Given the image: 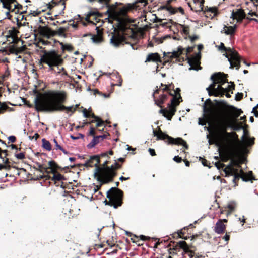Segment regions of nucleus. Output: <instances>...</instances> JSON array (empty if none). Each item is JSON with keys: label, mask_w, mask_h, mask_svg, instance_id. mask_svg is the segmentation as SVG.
I'll return each instance as SVG.
<instances>
[{"label": "nucleus", "mask_w": 258, "mask_h": 258, "mask_svg": "<svg viewBox=\"0 0 258 258\" xmlns=\"http://www.w3.org/2000/svg\"><path fill=\"white\" fill-rule=\"evenodd\" d=\"M237 119L239 122H242L243 123V122H244L245 121L246 116H241V117H240V118L239 119H238V117Z\"/></svg>", "instance_id": "56"}, {"label": "nucleus", "mask_w": 258, "mask_h": 258, "mask_svg": "<svg viewBox=\"0 0 258 258\" xmlns=\"http://www.w3.org/2000/svg\"><path fill=\"white\" fill-rule=\"evenodd\" d=\"M176 100V97H172L171 103L168 105L169 109H164L159 110V113H162L168 120H170L174 115L176 112L175 106L179 104V102H175Z\"/></svg>", "instance_id": "13"}, {"label": "nucleus", "mask_w": 258, "mask_h": 258, "mask_svg": "<svg viewBox=\"0 0 258 258\" xmlns=\"http://www.w3.org/2000/svg\"><path fill=\"white\" fill-rule=\"evenodd\" d=\"M174 161L177 163H180L182 161V159L181 157H179L178 156H175L173 158Z\"/></svg>", "instance_id": "46"}, {"label": "nucleus", "mask_w": 258, "mask_h": 258, "mask_svg": "<svg viewBox=\"0 0 258 258\" xmlns=\"http://www.w3.org/2000/svg\"><path fill=\"white\" fill-rule=\"evenodd\" d=\"M236 27V23L232 26H227V35H232L234 34Z\"/></svg>", "instance_id": "29"}, {"label": "nucleus", "mask_w": 258, "mask_h": 258, "mask_svg": "<svg viewBox=\"0 0 258 258\" xmlns=\"http://www.w3.org/2000/svg\"><path fill=\"white\" fill-rule=\"evenodd\" d=\"M215 166L218 170L222 169L223 172L226 174V167H224V164L223 163H222L220 161H218L215 163Z\"/></svg>", "instance_id": "33"}, {"label": "nucleus", "mask_w": 258, "mask_h": 258, "mask_svg": "<svg viewBox=\"0 0 258 258\" xmlns=\"http://www.w3.org/2000/svg\"><path fill=\"white\" fill-rule=\"evenodd\" d=\"M245 17V15L242 10L237 9L235 11L233 10L229 19L230 23L234 24L235 21L237 23L238 21H241Z\"/></svg>", "instance_id": "14"}, {"label": "nucleus", "mask_w": 258, "mask_h": 258, "mask_svg": "<svg viewBox=\"0 0 258 258\" xmlns=\"http://www.w3.org/2000/svg\"><path fill=\"white\" fill-rule=\"evenodd\" d=\"M96 34H89L91 36L92 42L96 44H99L103 41L102 32L98 27H96Z\"/></svg>", "instance_id": "18"}, {"label": "nucleus", "mask_w": 258, "mask_h": 258, "mask_svg": "<svg viewBox=\"0 0 258 258\" xmlns=\"http://www.w3.org/2000/svg\"><path fill=\"white\" fill-rule=\"evenodd\" d=\"M227 60L229 62L230 69L235 67L236 70H239L240 67V57L238 52L234 49L232 42L229 43L228 46H227Z\"/></svg>", "instance_id": "10"}, {"label": "nucleus", "mask_w": 258, "mask_h": 258, "mask_svg": "<svg viewBox=\"0 0 258 258\" xmlns=\"http://www.w3.org/2000/svg\"><path fill=\"white\" fill-rule=\"evenodd\" d=\"M16 157L18 159L22 160L25 158V155L23 153H19L15 155Z\"/></svg>", "instance_id": "42"}, {"label": "nucleus", "mask_w": 258, "mask_h": 258, "mask_svg": "<svg viewBox=\"0 0 258 258\" xmlns=\"http://www.w3.org/2000/svg\"><path fill=\"white\" fill-rule=\"evenodd\" d=\"M8 75H9V73L8 71H6L5 74L1 75L0 76V78H1L3 80H4Z\"/></svg>", "instance_id": "62"}, {"label": "nucleus", "mask_w": 258, "mask_h": 258, "mask_svg": "<svg viewBox=\"0 0 258 258\" xmlns=\"http://www.w3.org/2000/svg\"><path fill=\"white\" fill-rule=\"evenodd\" d=\"M127 44H130L131 46L132 47V48L134 50H137L138 49V47L136 46V45H134V44H131V43H127Z\"/></svg>", "instance_id": "63"}, {"label": "nucleus", "mask_w": 258, "mask_h": 258, "mask_svg": "<svg viewBox=\"0 0 258 258\" xmlns=\"http://www.w3.org/2000/svg\"><path fill=\"white\" fill-rule=\"evenodd\" d=\"M98 2H99L100 4H104L106 5V7H107V5H109L108 3V0H97Z\"/></svg>", "instance_id": "50"}, {"label": "nucleus", "mask_w": 258, "mask_h": 258, "mask_svg": "<svg viewBox=\"0 0 258 258\" xmlns=\"http://www.w3.org/2000/svg\"><path fill=\"white\" fill-rule=\"evenodd\" d=\"M89 16H95V22H98L100 21V19L98 18V17H100L101 16V14H100L98 11H90L88 13Z\"/></svg>", "instance_id": "28"}, {"label": "nucleus", "mask_w": 258, "mask_h": 258, "mask_svg": "<svg viewBox=\"0 0 258 258\" xmlns=\"http://www.w3.org/2000/svg\"><path fill=\"white\" fill-rule=\"evenodd\" d=\"M122 5V3L117 2L114 4L108 5V10L106 12V14H108L110 18L120 21L121 17L125 16L128 11L133 7V5L131 4H127L121 8L118 7V5Z\"/></svg>", "instance_id": "8"}, {"label": "nucleus", "mask_w": 258, "mask_h": 258, "mask_svg": "<svg viewBox=\"0 0 258 258\" xmlns=\"http://www.w3.org/2000/svg\"><path fill=\"white\" fill-rule=\"evenodd\" d=\"M252 112L254 113V115L256 117H258V111L255 109L254 111H252Z\"/></svg>", "instance_id": "64"}, {"label": "nucleus", "mask_w": 258, "mask_h": 258, "mask_svg": "<svg viewBox=\"0 0 258 258\" xmlns=\"http://www.w3.org/2000/svg\"><path fill=\"white\" fill-rule=\"evenodd\" d=\"M83 113L84 116L85 118H88L90 116H91L92 118H94L95 119V120H99V118L98 116H95L94 114V113L90 114V113H88L87 111V109H83Z\"/></svg>", "instance_id": "30"}, {"label": "nucleus", "mask_w": 258, "mask_h": 258, "mask_svg": "<svg viewBox=\"0 0 258 258\" xmlns=\"http://www.w3.org/2000/svg\"><path fill=\"white\" fill-rule=\"evenodd\" d=\"M63 49H66L70 51H71L72 50V47L70 45L63 46Z\"/></svg>", "instance_id": "59"}, {"label": "nucleus", "mask_w": 258, "mask_h": 258, "mask_svg": "<svg viewBox=\"0 0 258 258\" xmlns=\"http://www.w3.org/2000/svg\"><path fill=\"white\" fill-rule=\"evenodd\" d=\"M9 169V167L6 166V165H2V164H0V170H2L3 169Z\"/></svg>", "instance_id": "57"}, {"label": "nucleus", "mask_w": 258, "mask_h": 258, "mask_svg": "<svg viewBox=\"0 0 258 258\" xmlns=\"http://www.w3.org/2000/svg\"><path fill=\"white\" fill-rule=\"evenodd\" d=\"M202 164L204 166H208L209 168H210L211 167L210 166H209L207 164V163H208V161L205 160V159H203L202 161Z\"/></svg>", "instance_id": "58"}, {"label": "nucleus", "mask_w": 258, "mask_h": 258, "mask_svg": "<svg viewBox=\"0 0 258 258\" xmlns=\"http://www.w3.org/2000/svg\"><path fill=\"white\" fill-rule=\"evenodd\" d=\"M91 16H89V14L88 13L85 18V20L87 21L89 23H92L95 24V22H93L92 20H91Z\"/></svg>", "instance_id": "45"}, {"label": "nucleus", "mask_w": 258, "mask_h": 258, "mask_svg": "<svg viewBox=\"0 0 258 258\" xmlns=\"http://www.w3.org/2000/svg\"><path fill=\"white\" fill-rule=\"evenodd\" d=\"M67 30V28L64 27H60L57 31H55L56 35H58L60 36H65L64 32Z\"/></svg>", "instance_id": "34"}, {"label": "nucleus", "mask_w": 258, "mask_h": 258, "mask_svg": "<svg viewBox=\"0 0 258 258\" xmlns=\"http://www.w3.org/2000/svg\"><path fill=\"white\" fill-rule=\"evenodd\" d=\"M52 181H61L63 179V176L60 173H53V177L51 178Z\"/></svg>", "instance_id": "31"}, {"label": "nucleus", "mask_w": 258, "mask_h": 258, "mask_svg": "<svg viewBox=\"0 0 258 258\" xmlns=\"http://www.w3.org/2000/svg\"><path fill=\"white\" fill-rule=\"evenodd\" d=\"M200 58L201 56L200 53L197 54L196 56L188 58V62L190 66L189 70H194L198 71L202 69V68L200 66Z\"/></svg>", "instance_id": "16"}, {"label": "nucleus", "mask_w": 258, "mask_h": 258, "mask_svg": "<svg viewBox=\"0 0 258 258\" xmlns=\"http://www.w3.org/2000/svg\"><path fill=\"white\" fill-rule=\"evenodd\" d=\"M8 139L10 142L14 143L16 141V137L14 136H10L9 137Z\"/></svg>", "instance_id": "49"}, {"label": "nucleus", "mask_w": 258, "mask_h": 258, "mask_svg": "<svg viewBox=\"0 0 258 258\" xmlns=\"http://www.w3.org/2000/svg\"><path fill=\"white\" fill-rule=\"evenodd\" d=\"M146 62H150V61H153V62H158V61H161L160 60V57L158 53H150L149 54L146 58V60L145 61Z\"/></svg>", "instance_id": "23"}, {"label": "nucleus", "mask_w": 258, "mask_h": 258, "mask_svg": "<svg viewBox=\"0 0 258 258\" xmlns=\"http://www.w3.org/2000/svg\"><path fill=\"white\" fill-rule=\"evenodd\" d=\"M39 32L41 36L47 38H50L56 35L55 31L52 30L47 26H39Z\"/></svg>", "instance_id": "17"}, {"label": "nucleus", "mask_w": 258, "mask_h": 258, "mask_svg": "<svg viewBox=\"0 0 258 258\" xmlns=\"http://www.w3.org/2000/svg\"><path fill=\"white\" fill-rule=\"evenodd\" d=\"M243 113L241 109L227 104V160L228 154L237 158L245 157L247 147L254 144V138L248 136V132L237 118Z\"/></svg>", "instance_id": "1"}, {"label": "nucleus", "mask_w": 258, "mask_h": 258, "mask_svg": "<svg viewBox=\"0 0 258 258\" xmlns=\"http://www.w3.org/2000/svg\"><path fill=\"white\" fill-rule=\"evenodd\" d=\"M99 162V157L97 155H94L90 157V159L85 162L84 165L86 167L95 166L97 172L99 173L97 178L98 180L102 183H107L111 181L115 176L114 166L112 165L110 167L101 168L98 166Z\"/></svg>", "instance_id": "6"}, {"label": "nucleus", "mask_w": 258, "mask_h": 258, "mask_svg": "<svg viewBox=\"0 0 258 258\" xmlns=\"http://www.w3.org/2000/svg\"><path fill=\"white\" fill-rule=\"evenodd\" d=\"M40 61L48 66V71H52L55 66H61L64 60L56 51H50L44 52L41 56Z\"/></svg>", "instance_id": "9"}, {"label": "nucleus", "mask_w": 258, "mask_h": 258, "mask_svg": "<svg viewBox=\"0 0 258 258\" xmlns=\"http://www.w3.org/2000/svg\"><path fill=\"white\" fill-rule=\"evenodd\" d=\"M105 137V135L94 136L92 141L88 145V147L89 148L94 147L100 141H102Z\"/></svg>", "instance_id": "21"}, {"label": "nucleus", "mask_w": 258, "mask_h": 258, "mask_svg": "<svg viewBox=\"0 0 258 258\" xmlns=\"http://www.w3.org/2000/svg\"><path fill=\"white\" fill-rule=\"evenodd\" d=\"M40 13V11H31L30 14H32L33 16H36L38 15Z\"/></svg>", "instance_id": "51"}, {"label": "nucleus", "mask_w": 258, "mask_h": 258, "mask_svg": "<svg viewBox=\"0 0 258 258\" xmlns=\"http://www.w3.org/2000/svg\"><path fill=\"white\" fill-rule=\"evenodd\" d=\"M178 244L179 246L184 250H186L188 249L187 243L184 241H180Z\"/></svg>", "instance_id": "36"}, {"label": "nucleus", "mask_w": 258, "mask_h": 258, "mask_svg": "<svg viewBox=\"0 0 258 258\" xmlns=\"http://www.w3.org/2000/svg\"><path fill=\"white\" fill-rule=\"evenodd\" d=\"M183 31L185 35L189 34V28L188 27H184L183 29Z\"/></svg>", "instance_id": "55"}, {"label": "nucleus", "mask_w": 258, "mask_h": 258, "mask_svg": "<svg viewBox=\"0 0 258 258\" xmlns=\"http://www.w3.org/2000/svg\"><path fill=\"white\" fill-rule=\"evenodd\" d=\"M153 134L154 136L157 137V140H165L167 139V142L169 144H173L176 145H181L184 147L186 149H187L188 146L186 142L181 138H177L174 139L172 137L168 136V135L163 133L162 131L159 129L158 132L155 130H153Z\"/></svg>", "instance_id": "12"}, {"label": "nucleus", "mask_w": 258, "mask_h": 258, "mask_svg": "<svg viewBox=\"0 0 258 258\" xmlns=\"http://www.w3.org/2000/svg\"><path fill=\"white\" fill-rule=\"evenodd\" d=\"M90 134L93 136H94L95 134V130L93 127L90 128Z\"/></svg>", "instance_id": "61"}, {"label": "nucleus", "mask_w": 258, "mask_h": 258, "mask_svg": "<svg viewBox=\"0 0 258 258\" xmlns=\"http://www.w3.org/2000/svg\"><path fill=\"white\" fill-rule=\"evenodd\" d=\"M163 102L164 101H163V100L161 99L160 98H159L157 100H155V104H156L157 106L161 108L162 107L161 104H162Z\"/></svg>", "instance_id": "40"}, {"label": "nucleus", "mask_w": 258, "mask_h": 258, "mask_svg": "<svg viewBox=\"0 0 258 258\" xmlns=\"http://www.w3.org/2000/svg\"><path fill=\"white\" fill-rule=\"evenodd\" d=\"M95 121V120H92L91 121V123H93ZM95 121H97V123L96 124L97 127H100L104 125L105 122L101 120L100 118L99 120H95Z\"/></svg>", "instance_id": "39"}, {"label": "nucleus", "mask_w": 258, "mask_h": 258, "mask_svg": "<svg viewBox=\"0 0 258 258\" xmlns=\"http://www.w3.org/2000/svg\"><path fill=\"white\" fill-rule=\"evenodd\" d=\"M108 154H109V155H112L113 154V151L110 150L109 151V152H106V153H102L101 154V156H108Z\"/></svg>", "instance_id": "52"}, {"label": "nucleus", "mask_w": 258, "mask_h": 258, "mask_svg": "<svg viewBox=\"0 0 258 258\" xmlns=\"http://www.w3.org/2000/svg\"><path fill=\"white\" fill-rule=\"evenodd\" d=\"M42 142L43 148L49 151L51 150V146L48 141L46 140L45 139H43L42 140Z\"/></svg>", "instance_id": "27"}, {"label": "nucleus", "mask_w": 258, "mask_h": 258, "mask_svg": "<svg viewBox=\"0 0 258 258\" xmlns=\"http://www.w3.org/2000/svg\"><path fill=\"white\" fill-rule=\"evenodd\" d=\"M229 159L230 162L227 165V183H228L230 189V186L235 187L237 185V182L240 178L245 182L255 180L252 171L246 173L241 168L240 164L244 163L245 157L237 158L228 154L227 160Z\"/></svg>", "instance_id": "3"}, {"label": "nucleus", "mask_w": 258, "mask_h": 258, "mask_svg": "<svg viewBox=\"0 0 258 258\" xmlns=\"http://www.w3.org/2000/svg\"><path fill=\"white\" fill-rule=\"evenodd\" d=\"M236 204L234 201L230 202L227 205V216L231 212L234 210Z\"/></svg>", "instance_id": "26"}, {"label": "nucleus", "mask_w": 258, "mask_h": 258, "mask_svg": "<svg viewBox=\"0 0 258 258\" xmlns=\"http://www.w3.org/2000/svg\"><path fill=\"white\" fill-rule=\"evenodd\" d=\"M39 137V134H37V133H35L34 136H33L32 137L31 136H29V138L31 140L34 139L35 140H36Z\"/></svg>", "instance_id": "48"}, {"label": "nucleus", "mask_w": 258, "mask_h": 258, "mask_svg": "<svg viewBox=\"0 0 258 258\" xmlns=\"http://www.w3.org/2000/svg\"><path fill=\"white\" fill-rule=\"evenodd\" d=\"M216 47L217 48L219 51H226V47H225L224 44L223 43L221 42L220 45H216Z\"/></svg>", "instance_id": "38"}, {"label": "nucleus", "mask_w": 258, "mask_h": 258, "mask_svg": "<svg viewBox=\"0 0 258 258\" xmlns=\"http://www.w3.org/2000/svg\"><path fill=\"white\" fill-rule=\"evenodd\" d=\"M67 93L63 90H52L46 92L43 98L39 101H36V109L38 111L53 112L66 110V112L74 113L78 105L71 106H65L62 104L67 99Z\"/></svg>", "instance_id": "2"}, {"label": "nucleus", "mask_w": 258, "mask_h": 258, "mask_svg": "<svg viewBox=\"0 0 258 258\" xmlns=\"http://www.w3.org/2000/svg\"><path fill=\"white\" fill-rule=\"evenodd\" d=\"M212 83L207 88L209 96L222 95L226 92V89L221 85L226 82V75L220 72L216 73L211 77Z\"/></svg>", "instance_id": "7"}, {"label": "nucleus", "mask_w": 258, "mask_h": 258, "mask_svg": "<svg viewBox=\"0 0 258 258\" xmlns=\"http://www.w3.org/2000/svg\"><path fill=\"white\" fill-rule=\"evenodd\" d=\"M183 49L179 47L178 48L177 50L173 51L172 52H168L163 53L164 57L165 58L166 62H169L173 58H178L182 53Z\"/></svg>", "instance_id": "15"}, {"label": "nucleus", "mask_w": 258, "mask_h": 258, "mask_svg": "<svg viewBox=\"0 0 258 258\" xmlns=\"http://www.w3.org/2000/svg\"><path fill=\"white\" fill-rule=\"evenodd\" d=\"M3 3V7L7 9L8 10L11 9L10 5L13 3L9 2L8 0H1Z\"/></svg>", "instance_id": "35"}, {"label": "nucleus", "mask_w": 258, "mask_h": 258, "mask_svg": "<svg viewBox=\"0 0 258 258\" xmlns=\"http://www.w3.org/2000/svg\"><path fill=\"white\" fill-rule=\"evenodd\" d=\"M180 91L179 88H177L176 90L174 91V93L175 94V95L173 96V97H176V100L175 101V103L178 101L179 102V99L181 98L180 95L179 94V91Z\"/></svg>", "instance_id": "37"}, {"label": "nucleus", "mask_w": 258, "mask_h": 258, "mask_svg": "<svg viewBox=\"0 0 258 258\" xmlns=\"http://www.w3.org/2000/svg\"><path fill=\"white\" fill-rule=\"evenodd\" d=\"M214 129L213 139H209V145L215 144L218 147L219 157L222 161H226V120L209 122Z\"/></svg>", "instance_id": "4"}, {"label": "nucleus", "mask_w": 258, "mask_h": 258, "mask_svg": "<svg viewBox=\"0 0 258 258\" xmlns=\"http://www.w3.org/2000/svg\"><path fill=\"white\" fill-rule=\"evenodd\" d=\"M160 90H162L163 91H166V90H167V86L166 85H165V87L162 88V89H156L153 94V96H154L155 94H156V93H158L159 92V91Z\"/></svg>", "instance_id": "44"}, {"label": "nucleus", "mask_w": 258, "mask_h": 258, "mask_svg": "<svg viewBox=\"0 0 258 258\" xmlns=\"http://www.w3.org/2000/svg\"><path fill=\"white\" fill-rule=\"evenodd\" d=\"M163 102L164 101H163V100L161 99L160 98H159L157 100H155V104H156L157 106L161 108L162 107L161 104H162Z\"/></svg>", "instance_id": "41"}, {"label": "nucleus", "mask_w": 258, "mask_h": 258, "mask_svg": "<svg viewBox=\"0 0 258 258\" xmlns=\"http://www.w3.org/2000/svg\"><path fill=\"white\" fill-rule=\"evenodd\" d=\"M167 97V96L165 94H163L160 96V98L161 99L163 100V101H164Z\"/></svg>", "instance_id": "60"}, {"label": "nucleus", "mask_w": 258, "mask_h": 258, "mask_svg": "<svg viewBox=\"0 0 258 258\" xmlns=\"http://www.w3.org/2000/svg\"><path fill=\"white\" fill-rule=\"evenodd\" d=\"M203 111L209 122L226 120V102L217 101L214 104L211 99H206L203 105Z\"/></svg>", "instance_id": "5"}, {"label": "nucleus", "mask_w": 258, "mask_h": 258, "mask_svg": "<svg viewBox=\"0 0 258 258\" xmlns=\"http://www.w3.org/2000/svg\"><path fill=\"white\" fill-rule=\"evenodd\" d=\"M48 165L51 168V172L54 173L56 172V168L57 165L54 161H50L48 162Z\"/></svg>", "instance_id": "32"}, {"label": "nucleus", "mask_w": 258, "mask_h": 258, "mask_svg": "<svg viewBox=\"0 0 258 258\" xmlns=\"http://www.w3.org/2000/svg\"><path fill=\"white\" fill-rule=\"evenodd\" d=\"M122 192L116 187H112L107 192V197L109 199V205L115 209L122 204Z\"/></svg>", "instance_id": "11"}, {"label": "nucleus", "mask_w": 258, "mask_h": 258, "mask_svg": "<svg viewBox=\"0 0 258 258\" xmlns=\"http://www.w3.org/2000/svg\"><path fill=\"white\" fill-rule=\"evenodd\" d=\"M189 38L190 39V41L192 42H194L198 38V37L197 36H196V35H195L194 36H189Z\"/></svg>", "instance_id": "54"}, {"label": "nucleus", "mask_w": 258, "mask_h": 258, "mask_svg": "<svg viewBox=\"0 0 258 258\" xmlns=\"http://www.w3.org/2000/svg\"><path fill=\"white\" fill-rule=\"evenodd\" d=\"M195 4L198 5V7L195 8H193L191 6L188 4L189 7H190L191 10L195 11L196 12H200L203 10V6L204 3V0H193Z\"/></svg>", "instance_id": "22"}, {"label": "nucleus", "mask_w": 258, "mask_h": 258, "mask_svg": "<svg viewBox=\"0 0 258 258\" xmlns=\"http://www.w3.org/2000/svg\"><path fill=\"white\" fill-rule=\"evenodd\" d=\"M123 41V37L119 34H113L110 39V43L114 47H118Z\"/></svg>", "instance_id": "19"}, {"label": "nucleus", "mask_w": 258, "mask_h": 258, "mask_svg": "<svg viewBox=\"0 0 258 258\" xmlns=\"http://www.w3.org/2000/svg\"><path fill=\"white\" fill-rule=\"evenodd\" d=\"M242 97H243V93H238V92L235 95V99L236 101H239L240 100H241L242 99Z\"/></svg>", "instance_id": "43"}, {"label": "nucleus", "mask_w": 258, "mask_h": 258, "mask_svg": "<svg viewBox=\"0 0 258 258\" xmlns=\"http://www.w3.org/2000/svg\"><path fill=\"white\" fill-rule=\"evenodd\" d=\"M61 66H55L54 70L50 71L55 75L61 74L62 75L67 76L68 74L63 67H60Z\"/></svg>", "instance_id": "24"}, {"label": "nucleus", "mask_w": 258, "mask_h": 258, "mask_svg": "<svg viewBox=\"0 0 258 258\" xmlns=\"http://www.w3.org/2000/svg\"><path fill=\"white\" fill-rule=\"evenodd\" d=\"M149 152L150 155L152 156H155L156 155L155 151L153 149L149 148Z\"/></svg>", "instance_id": "53"}, {"label": "nucleus", "mask_w": 258, "mask_h": 258, "mask_svg": "<svg viewBox=\"0 0 258 258\" xmlns=\"http://www.w3.org/2000/svg\"><path fill=\"white\" fill-rule=\"evenodd\" d=\"M227 83L229 84L227 86V98H229L231 96L229 92H231V93H233V90L235 89V85L233 82H228L227 80Z\"/></svg>", "instance_id": "25"}, {"label": "nucleus", "mask_w": 258, "mask_h": 258, "mask_svg": "<svg viewBox=\"0 0 258 258\" xmlns=\"http://www.w3.org/2000/svg\"><path fill=\"white\" fill-rule=\"evenodd\" d=\"M53 142H54V144H55V149H56V150L61 149V146H60V145L58 144V143H57V141L56 140V139H53Z\"/></svg>", "instance_id": "47"}, {"label": "nucleus", "mask_w": 258, "mask_h": 258, "mask_svg": "<svg viewBox=\"0 0 258 258\" xmlns=\"http://www.w3.org/2000/svg\"><path fill=\"white\" fill-rule=\"evenodd\" d=\"M225 222L226 219H224L223 220H220L216 223L215 227V231L216 233L217 234H221L224 232L225 225L224 223Z\"/></svg>", "instance_id": "20"}]
</instances>
